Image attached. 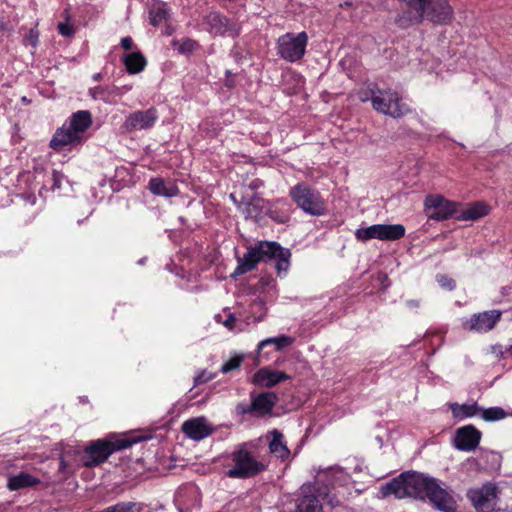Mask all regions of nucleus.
I'll return each mask as SVG.
<instances>
[{"label":"nucleus","mask_w":512,"mask_h":512,"mask_svg":"<svg viewBox=\"0 0 512 512\" xmlns=\"http://www.w3.org/2000/svg\"><path fill=\"white\" fill-rule=\"evenodd\" d=\"M234 320L233 315H230L229 318L225 321V326L230 327L231 322Z\"/></svg>","instance_id":"obj_50"},{"label":"nucleus","mask_w":512,"mask_h":512,"mask_svg":"<svg viewBox=\"0 0 512 512\" xmlns=\"http://www.w3.org/2000/svg\"><path fill=\"white\" fill-rule=\"evenodd\" d=\"M436 280L442 287L448 286V278L445 275H437Z\"/></svg>","instance_id":"obj_45"},{"label":"nucleus","mask_w":512,"mask_h":512,"mask_svg":"<svg viewBox=\"0 0 512 512\" xmlns=\"http://www.w3.org/2000/svg\"><path fill=\"white\" fill-rule=\"evenodd\" d=\"M328 495V487L322 483H305L294 502L292 512H322V501Z\"/></svg>","instance_id":"obj_6"},{"label":"nucleus","mask_w":512,"mask_h":512,"mask_svg":"<svg viewBox=\"0 0 512 512\" xmlns=\"http://www.w3.org/2000/svg\"><path fill=\"white\" fill-rule=\"evenodd\" d=\"M65 179V176L63 173L53 170L51 175L48 177L47 182L51 183L50 189L52 191L58 190L61 188L62 181Z\"/></svg>","instance_id":"obj_37"},{"label":"nucleus","mask_w":512,"mask_h":512,"mask_svg":"<svg viewBox=\"0 0 512 512\" xmlns=\"http://www.w3.org/2000/svg\"><path fill=\"white\" fill-rule=\"evenodd\" d=\"M243 360V355H235L221 366L220 371L224 374H227L234 370H237L240 367Z\"/></svg>","instance_id":"obj_36"},{"label":"nucleus","mask_w":512,"mask_h":512,"mask_svg":"<svg viewBox=\"0 0 512 512\" xmlns=\"http://www.w3.org/2000/svg\"><path fill=\"white\" fill-rule=\"evenodd\" d=\"M150 192L157 196L174 197L179 194L178 187L172 182H165L160 177L151 178L148 183Z\"/></svg>","instance_id":"obj_26"},{"label":"nucleus","mask_w":512,"mask_h":512,"mask_svg":"<svg viewBox=\"0 0 512 512\" xmlns=\"http://www.w3.org/2000/svg\"><path fill=\"white\" fill-rule=\"evenodd\" d=\"M271 435L272 439L269 443L270 453L281 458L282 460L288 458L290 455V450L284 441V435L276 429L271 431Z\"/></svg>","instance_id":"obj_28"},{"label":"nucleus","mask_w":512,"mask_h":512,"mask_svg":"<svg viewBox=\"0 0 512 512\" xmlns=\"http://www.w3.org/2000/svg\"><path fill=\"white\" fill-rule=\"evenodd\" d=\"M491 352L499 358H505V352L503 351L502 346L499 344L491 346Z\"/></svg>","instance_id":"obj_44"},{"label":"nucleus","mask_w":512,"mask_h":512,"mask_svg":"<svg viewBox=\"0 0 512 512\" xmlns=\"http://www.w3.org/2000/svg\"><path fill=\"white\" fill-rule=\"evenodd\" d=\"M454 286H455V282L452 279H450L449 289L452 290L454 288Z\"/></svg>","instance_id":"obj_53"},{"label":"nucleus","mask_w":512,"mask_h":512,"mask_svg":"<svg viewBox=\"0 0 512 512\" xmlns=\"http://www.w3.org/2000/svg\"><path fill=\"white\" fill-rule=\"evenodd\" d=\"M405 231V227L402 224H374L358 228L355 231V237L358 241L362 242L371 239L395 241L404 237Z\"/></svg>","instance_id":"obj_11"},{"label":"nucleus","mask_w":512,"mask_h":512,"mask_svg":"<svg viewBox=\"0 0 512 512\" xmlns=\"http://www.w3.org/2000/svg\"><path fill=\"white\" fill-rule=\"evenodd\" d=\"M26 39L33 47H35L38 41V31L35 29H30L26 36Z\"/></svg>","instance_id":"obj_41"},{"label":"nucleus","mask_w":512,"mask_h":512,"mask_svg":"<svg viewBox=\"0 0 512 512\" xmlns=\"http://www.w3.org/2000/svg\"><path fill=\"white\" fill-rule=\"evenodd\" d=\"M84 139L72 130L67 123L58 128L52 136L49 147L56 152L72 151L82 145Z\"/></svg>","instance_id":"obj_14"},{"label":"nucleus","mask_w":512,"mask_h":512,"mask_svg":"<svg viewBox=\"0 0 512 512\" xmlns=\"http://www.w3.org/2000/svg\"><path fill=\"white\" fill-rule=\"evenodd\" d=\"M87 94L95 101L114 104L116 102V98L121 97L124 94V91L114 84H105L90 87Z\"/></svg>","instance_id":"obj_20"},{"label":"nucleus","mask_w":512,"mask_h":512,"mask_svg":"<svg viewBox=\"0 0 512 512\" xmlns=\"http://www.w3.org/2000/svg\"><path fill=\"white\" fill-rule=\"evenodd\" d=\"M491 208L484 201L470 203L465 208L460 204L450 200V219L458 221H476L489 214Z\"/></svg>","instance_id":"obj_15"},{"label":"nucleus","mask_w":512,"mask_h":512,"mask_svg":"<svg viewBox=\"0 0 512 512\" xmlns=\"http://www.w3.org/2000/svg\"><path fill=\"white\" fill-rule=\"evenodd\" d=\"M380 497L393 495L397 499L413 497L419 500L429 499L435 508L448 512V492L443 489L437 480L417 471L402 472L389 482L381 485Z\"/></svg>","instance_id":"obj_1"},{"label":"nucleus","mask_w":512,"mask_h":512,"mask_svg":"<svg viewBox=\"0 0 512 512\" xmlns=\"http://www.w3.org/2000/svg\"><path fill=\"white\" fill-rule=\"evenodd\" d=\"M371 89H372V86L369 87L367 90H361L358 92V98L362 101V102H366V101H371Z\"/></svg>","instance_id":"obj_42"},{"label":"nucleus","mask_w":512,"mask_h":512,"mask_svg":"<svg viewBox=\"0 0 512 512\" xmlns=\"http://www.w3.org/2000/svg\"><path fill=\"white\" fill-rule=\"evenodd\" d=\"M501 489L497 484L487 482L481 487L469 489L467 498L477 512H498Z\"/></svg>","instance_id":"obj_10"},{"label":"nucleus","mask_w":512,"mask_h":512,"mask_svg":"<svg viewBox=\"0 0 512 512\" xmlns=\"http://www.w3.org/2000/svg\"><path fill=\"white\" fill-rule=\"evenodd\" d=\"M158 117V111L155 107H150L147 110H138L130 113L125 118L123 127L128 132L150 129L155 125Z\"/></svg>","instance_id":"obj_16"},{"label":"nucleus","mask_w":512,"mask_h":512,"mask_svg":"<svg viewBox=\"0 0 512 512\" xmlns=\"http://www.w3.org/2000/svg\"><path fill=\"white\" fill-rule=\"evenodd\" d=\"M420 305V302L415 299H411L407 301V306L410 308H418Z\"/></svg>","instance_id":"obj_47"},{"label":"nucleus","mask_w":512,"mask_h":512,"mask_svg":"<svg viewBox=\"0 0 512 512\" xmlns=\"http://www.w3.org/2000/svg\"><path fill=\"white\" fill-rule=\"evenodd\" d=\"M261 186H263V181L259 180V179H254L253 181L250 182L249 184V187L253 190H256L258 188H260Z\"/></svg>","instance_id":"obj_46"},{"label":"nucleus","mask_w":512,"mask_h":512,"mask_svg":"<svg viewBox=\"0 0 512 512\" xmlns=\"http://www.w3.org/2000/svg\"><path fill=\"white\" fill-rule=\"evenodd\" d=\"M481 436L482 433L473 425H466L456 430L453 443L456 449L470 452L478 447Z\"/></svg>","instance_id":"obj_17"},{"label":"nucleus","mask_w":512,"mask_h":512,"mask_svg":"<svg viewBox=\"0 0 512 512\" xmlns=\"http://www.w3.org/2000/svg\"><path fill=\"white\" fill-rule=\"evenodd\" d=\"M215 377V373L209 372L207 370L201 371L194 377L193 384H205Z\"/></svg>","instance_id":"obj_38"},{"label":"nucleus","mask_w":512,"mask_h":512,"mask_svg":"<svg viewBox=\"0 0 512 512\" xmlns=\"http://www.w3.org/2000/svg\"><path fill=\"white\" fill-rule=\"evenodd\" d=\"M424 212L429 219L442 221L448 218V200L438 194H430L424 200Z\"/></svg>","instance_id":"obj_19"},{"label":"nucleus","mask_w":512,"mask_h":512,"mask_svg":"<svg viewBox=\"0 0 512 512\" xmlns=\"http://www.w3.org/2000/svg\"><path fill=\"white\" fill-rule=\"evenodd\" d=\"M182 432L193 440H202L212 434L213 430L204 418H192L182 424Z\"/></svg>","instance_id":"obj_21"},{"label":"nucleus","mask_w":512,"mask_h":512,"mask_svg":"<svg viewBox=\"0 0 512 512\" xmlns=\"http://www.w3.org/2000/svg\"><path fill=\"white\" fill-rule=\"evenodd\" d=\"M236 85L234 76L230 70L225 71L224 86L228 89H233Z\"/></svg>","instance_id":"obj_40"},{"label":"nucleus","mask_w":512,"mask_h":512,"mask_svg":"<svg viewBox=\"0 0 512 512\" xmlns=\"http://www.w3.org/2000/svg\"><path fill=\"white\" fill-rule=\"evenodd\" d=\"M480 417L486 422L500 421L507 417V412L501 407L480 408Z\"/></svg>","instance_id":"obj_34"},{"label":"nucleus","mask_w":512,"mask_h":512,"mask_svg":"<svg viewBox=\"0 0 512 512\" xmlns=\"http://www.w3.org/2000/svg\"><path fill=\"white\" fill-rule=\"evenodd\" d=\"M145 505L141 502H118L98 512H143Z\"/></svg>","instance_id":"obj_32"},{"label":"nucleus","mask_w":512,"mask_h":512,"mask_svg":"<svg viewBox=\"0 0 512 512\" xmlns=\"http://www.w3.org/2000/svg\"><path fill=\"white\" fill-rule=\"evenodd\" d=\"M256 248L261 262L275 261V269L279 277L286 276L290 268L292 253L275 241H259Z\"/></svg>","instance_id":"obj_9"},{"label":"nucleus","mask_w":512,"mask_h":512,"mask_svg":"<svg viewBox=\"0 0 512 512\" xmlns=\"http://www.w3.org/2000/svg\"><path fill=\"white\" fill-rule=\"evenodd\" d=\"M65 123H67V125L78 135L84 138L85 131L92 124V115L87 110H80L73 113Z\"/></svg>","instance_id":"obj_24"},{"label":"nucleus","mask_w":512,"mask_h":512,"mask_svg":"<svg viewBox=\"0 0 512 512\" xmlns=\"http://www.w3.org/2000/svg\"><path fill=\"white\" fill-rule=\"evenodd\" d=\"M137 440L135 438H114L98 439L92 441L84 449L82 463L85 467H96L104 463L110 455L116 451H120L131 447Z\"/></svg>","instance_id":"obj_2"},{"label":"nucleus","mask_w":512,"mask_h":512,"mask_svg":"<svg viewBox=\"0 0 512 512\" xmlns=\"http://www.w3.org/2000/svg\"><path fill=\"white\" fill-rule=\"evenodd\" d=\"M72 471H73V469H72L71 465L68 463V461L66 460L65 455L64 454L61 455L60 461H59V472H61L63 474H67Z\"/></svg>","instance_id":"obj_39"},{"label":"nucleus","mask_w":512,"mask_h":512,"mask_svg":"<svg viewBox=\"0 0 512 512\" xmlns=\"http://www.w3.org/2000/svg\"><path fill=\"white\" fill-rule=\"evenodd\" d=\"M261 262L258 254L256 244L247 248V252L243 257L237 259V266L231 277L235 278L239 275L246 274L257 267V264Z\"/></svg>","instance_id":"obj_22"},{"label":"nucleus","mask_w":512,"mask_h":512,"mask_svg":"<svg viewBox=\"0 0 512 512\" xmlns=\"http://www.w3.org/2000/svg\"><path fill=\"white\" fill-rule=\"evenodd\" d=\"M233 467L226 472L229 478L249 479L265 471L267 466L257 460L250 450V443L240 444L230 455Z\"/></svg>","instance_id":"obj_3"},{"label":"nucleus","mask_w":512,"mask_h":512,"mask_svg":"<svg viewBox=\"0 0 512 512\" xmlns=\"http://www.w3.org/2000/svg\"><path fill=\"white\" fill-rule=\"evenodd\" d=\"M64 16H65L66 22H60L58 24V32L60 35H62L64 37H71L74 35L75 29L71 24H69V20L71 18L69 9L64 10Z\"/></svg>","instance_id":"obj_35"},{"label":"nucleus","mask_w":512,"mask_h":512,"mask_svg":"<svg viewBox=\"0 0 512 512\" xmlns=\"http://www.w3.org/2000/svg\"><path fill=\"white\" fill-rule=\"evenodd\" d=\"M206 30L213 36L237 37L240 34V25L219 11H211L203 18Z\"/></svg>","instance_id":"obj_12"},{"label":"nucleus","mask_w":512,"mask_h":512,"mask_svg":"<svg viewBox=\"0 0 512 512\" xmlns=\"http://www.w3.org/2000/svg\"><path fill=\"white\" fill-rule=\"evenodd\" d=\"M173 32H174V28H173L171 25L167 24V25L165 26L164 33H165L166 35H172V34H173Z\"/></svg>","instance_id":"obj_49"},{"label":"nucleus","mask_w":512,"mask_h":512,"mask_svg":"<svg viewBox=\"0 0 512 512\" xmlns=\"http://www.w3.org/2000/svg\"><path fill=\"white\" fill-rule=\"evenodd\" d=\"M170 16V8L163 1H155L149 7V22L154 27L167 23Z\"/></svg>","instance_id":"obj_25"},{"label":"nucleus","mask_w":512,"mask_h":512,"mask_svg":"<svg viewBox=\"0 0 512 512\" xmlns=\"http://www.w3.org/2000/svg\"><path fill=\"white\" fill-rule=\"evenodd\" d=\"M261 202L262 206L259 203L248 205L246 209L247 217L259 221L262 217L261 213L265 209V215L277 224H285L290 221L292 208L286 199L280 198L272 202L261 200Z\"/></svg>","instance_id":"obj_7"},{"label":"nucleus","mask_w":512,"mask_h":512,"mask_svg":"<svg viewBox=\"0 0 512 512\" xmlns=\"http://www.w3.org/2000/svg\"><path fill=\"white\" fill-rule=\"evenodd\" d=\"M291 379V376L284 371L264 367L254 374L252 384H279Z\"/></svg>","instance_id":"obj_23"},{"label":"nucleus","mask_w":512,"mask_h":512,"mask_svg":"<svg viewBox=\"0 0 512 512\" xmlns=\"http://www.w3.org/2000/svg\"><path fill=\"white\" fill-rule=\"evenodd\" d=\"M295 339L288 335H279L276 337H270L262 340L258 346L257 350L260 352L268 345H274L276 351L283 350L294 343Z\"/></svg>","instance_id":"obj_31"},{"label":"nucleus","mask_w":512,"mask_h":512,"mask_svg":"<svg viewBox=\"0 0 512 512\" xmlns=\"http://www.w3.org/2000/svg\"><path fill=\"white\" fill-rule=\"evenodd\" d=\"M501 315L502 311L496 309L473 314L469 321L464 323V326L470 331L486 332L496 325Z\"/></svg>","instance_id":"obj_18"},{"label":"nucleus","mask_w":512,"mask_h":512,"mask_svg":"<svg viewBox=\"0 0 512 512\" xmlns=\"http://www.w3.org/2000/svg\"><path fill=\"white\" fill-rule=\"evenodd\" d=\"M277 401L278 398L273 392H262L257 395L252 393L251 402L239 403L236 410L241 415L265 416L271 413Z\"/></svg>","instance_id":"obj_13"},{"label":"nucleus","mask_w":512,"mask_h":512,"mask_svg":"<svg viewBox=\"0 0 512 512\" xmlns=\"http://www.w3.org/2000/svg\"><path fill=\"white\" fill-rule=\"evenodd\" d=\"M505 354H509L512 357V344L508 347V349L505 352Z\"/></svg>","instance_id":"obj_51"},{"label":"nucleus","mask_w":512,"mask_h":512,"mask_svg":"<svg viewBox=\"0 0 512 512\" xmlns=\"http://www.w3.org/2000/svg\"><path fill=\"white\" fill-rule=\"evenodd\" d=\"M308 43V35L305 31L281 35L276 42L277 54L283 60L294 63L303 58Z\"/></svg>","instance_id":"obj_8"},{"label":"nucleus","mask_w":512,"mask_h":512,"mask_svg":"<svg viewBox=\"0 0 512 512\" xmlns=\"http://www.w3.org/2000/svg\"><path fill=\"white\" fill-rule=\"evenodd\" d=\"M121 47L124 50H131L133 48V39L130 36L121 39Z\"/></svg>","instance_id":"obj_43"},{"label":"nucleus","mask_w":512,"mask_h":512,"mask_svg":"<svg viewBox=\"0 0 512 512\" xmlns=\"http://www.w3.org/2000/svg\"><path fill=\"white\" fill-rule=\"evenodd\" d=\"M289 196L296 206L311 216H324L327 213L326 201L321 193L307 183L300 182L289 190Z\"/></svg>","instance_id":"obj_4"},{"label":"nucleus","mask_w":512,"mask_h":512,"mask_svg":"<svg viewBox=\"0 0 512 512\" xmlns=\"http://www.w3.org/2000/svg\"><path fill=\"white\" fill-rule=\"evenodd\" d=\"M40 483V480L33 475L20 472L8 479L7 487L11 491L20 490L22 488L33 487Z\"/></svg>","instance_id":"obj_29"},{"label":"nucleus","mask_w":512,"mask_h":512,"mask_svg":"<svg viewBox=\"0 0 512 512\" xmlns=\"http://www.w3.org/2000/svg\"><path fill=\"white\" fill-rule=\"evenodd\" d=\"M102 78H103V74L101 72H97L92 75V80L95 82L101 81Z\"/></svg>","instance_id":"obj_48"},{"label":"nucleus","mask_w":512,"mask_h":512,"mask_svg":"<svg viewBox=\"0 0 512 512\" xmlns=\"http://www.w3.org/2000/svg\"><path fill=\"white\" fill-rule=\"evenodd\" d=\"M123 64L129 74H138L146 67L147 61L140 51L126 53L122 57Z\"/></svg>","instance_id":"obj_27"},{"label":"nucleus","mask_w":512,"mask_h":512,"mask_svg":"<svg viewBox=\"0 0 512 512\" xmlns=\"http://www.w3.org/2000/svg\"><path fill=\"white\" fill-rule=\"evenodd\" d=\"M371 103L373 108L393 118H402L411 112L409 106L403 102L398 92L388 88L380 89L377 85H372Z\"/></svg>","instance_id":"obj_5"},{"label":"nucleus","mask_w":512,"mask_h":512,"mask_svg":"<svg viewBox=\"0 0 512 512\" xmlns=\"http://www.w3.org/2000/svg\"><path fill=\"white\" fill-rule=\"evenodd\" d=\"M449 13H450V16L453 14V11H452L451 7H450V10H449Z\"/></svg>","instance_id":"obj_54"},{"label":"nucleus","mask_w":512,"mask_h":512,"mask_svg":"<svg viewBox=\"0 0 512 512\" xmlns=\"http://www.w3.org/2000/svg\"><path fill=\"white\" fill-rule=\"evenodd\" d=\"M452 414L458 420H463L476 415H479L480 407L476 402L463 403V404H450Z\"/></svg>","instance_id":"obj_30"},{"label":"nucleus","mask_w":512,"mask_h":512,"mask_svg":"<svg viewBox=\"0 0 512 512\" xmlns=\"http://www.w3.org/2000/svg\"><path fill=\"white\" fill-rule=\"evenodd\" d=\"M171 45L182 55H189L199 47L198 42L191 38H185L183 40L173 39Z\"/></svg>","instance_id":"obj_33"},{"label":"nucleus","mask_w":512,"mask_h":512,"mask_svg":"<svg viewBox=\"0 0 512 512\" xmlns=\"http://www.w3.org/2000/svg\"><path fill=\"white\" fill-rule=\"evenodd\" d=\"M120 88L124 91V93H125L126 91H129V90H131V89H132V87H131V86H124V87H120Z\"/></svg>","instance_id":"obj_52"}]
</instances>
